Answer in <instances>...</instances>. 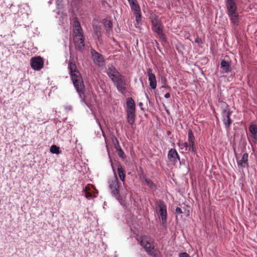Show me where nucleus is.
I'll return each instance as SVG.
<instances>
[{"instance_id": "nucleus-1", "label": "nucleus", "mask_w": 257, "mask_h": 257, "mask_svg": "<svg viewBox=\"0 0 257 257\" xmlns=\"http://www.w3.org/2000/svg\"><path fill=\"white\" fill-rule=\"evenodd\" d=\"M68 68L74 86L78 92L79 97L82 98L84 95L85 86L81 75L77 69L75 64L70 62Z\"/></svg>"}, {"instance_id": "nucleus-2", "label": "nucleus", "mask_w": 257, "mask_h": 257, "mask_svg": "<svg viewBox=\"0 0 257 257\" xmlns=\"http://www.w3.org/2000/svg\"><path fill=\"white\" fill-rule=\"evenodd\" d=\"M226 13L231 24L234 26L239 25V15L236 0H225Z\"/></svg>"}, {"instance_id": "nucleus-3", "label": "nucleus", "mask_w": 257, "mask_h": 257, "mask_svg": "<svg viewBox=\"0 0 257 257\" xmlns=\"http://www.w3.org/2000/svg\"><path fill=\"white\" fill-rule=\"evenodd\" d=\"M109 157L110 159V162L111 163L112 170L113 171L114 174L113 178H112L109 181V188L110 190V192L112 195L115 198H116V199L118 201L119 203L121 205H122L123 203L122 197H121L119 195V185L118 181V179L117 178L116 174L114 169L112 161L109 156Z\"/></svg>"}, {"instance_id": "nucleus-4", "label": "nucleus", "mask_w": 257, "mask_h": 257, "mask_svg": "<svg viewBox=\"0 0 257 257\" xmlns=\"http://www.w3.org/2000/svg\"><path fill=\"white\" fill-rule=\"evenodd\" d=\"M220 109L222 121L226 130H228L230 129L232 123L231 119L232 111L230 110L228 105L223 101L221 102Z\"/></svg>"}, {"instance_id": "nucleus-5", "label": "nucleus", "mask_w": 257, "mask_h": 257, "mask_svg": "<svg viewBox=\"0 0 257 257\" xmlns=\"http://www.w3.org/2000/svg\"><path fill=\"white\" fill-rule=\"evenodd\" d=\"M138 241L149 254H153L154 253V246L150 237L146 235L142 236L140 239H138Z\"/></svg>"}, {"instance_id": "nucleus-6", "label": "nucleus", "mask_w": 257, "mask_h": 257, "mask_svg": "<svg viewBox=\"0 0 257 257\" xmlns=\"http://www.w3.org/2000/svg\"><path fill=\"white\" fill-rule=\"evenodd\" d=\"M131 10L134 12L136 22L139 24L141 21V12L140 7L137 0H127Z\"/></svg>"}, {"instance_id": "nucleus-7", "label": "nucleus", "mask_w": 257, "mask_h": 257, "mask_svg": "<svg viewBox=\"0 0 257 257\" xmlns=\"http://www.w3.org/2000/svg\"><path fill=\"white\" fill-rule=\"evenodd\" d=\"M113 83L119 92L122 94H124L126 93V83L124 79V77L123 75L121 76L120 77L113 81Z\"/></svg>"}, {"instance_id": "nucleus-8", "label": "nucleus", "mask_w": 257, "mask_h": 257, "mask_svg": "<svg viewBox=\"0 0 257 257\" xmlns=\"http://www.w3.org/2000/svg\"><path fill=\"white\" fill-rule=\"evenodd\" d=\"M61 2H62L60 0H56V4L57 8L58 9L57 14L60 16L59 24L60 25H64L65 23H67L68 17L66 15H64L63 14V7L61 4Z\"/></svg>"}, {"instance_id": "nucleus-9", "label": "nucleus", "mask_w": 257, "mask_h": 257, "mask_svg": "<svg viewBox=\"0 0 257 257\" xmlns=\"http://www.w3.org/2000/svg\"><path fill=\"white\" fill-rule=\"evenodd\" d=\"M158 207L159 208V214L162 219V222L165 225L167 222V206L163 201L160 200L158 202Z\"/></svg>"}, {"instance_id": "nucleus-10", "label": "nucleus", "mask_w": 257, "mask_h": 257, "mask_svg": "<svg viewBox=\"0 0 257 257\" xmlns=\"http://www.w3.org/2000/svg\"><path fill=\"white\" fill-rule=\"evenodd\" d=\"M106 73L112 82L122 76L117 70L112 65L108 66V68L106 70Z\"/></svg>"}, {"instance_id": "nucleus-11", "label": "nucleus", "mask_w": 257, "mask_h": 257, "mask_svg": "<svg viewBox=\"0 0 257 257\" xmlns=\"http://www.w3.org/2000/svg\"><path fill=\"white\" fill-rule=\"evenodd\" d=\"M91 54L95 64L99 66H101L103 65L104 61L101 54L98 53L94 49H92L91 50Z\"/></svg>"}, {"instance_id": "nucleus-12", "label": "nucleus", "mask_w": 257, "mask_h": 257, "mask_svg": "<svg viewBox=\"0 0 257 257\" xmlns=\"http://www.w3.org/2000/svg\"><path fill=\"white\" fill-rule=\"evenodd\" d=\"M75 46L79 50H82L84 47V38L83 33L79 32L78 33L75 34V37L74 39Z\"/></svg>"}, {"instance_id": "nucleus-13", "label": "nucleus", "mask_w": 257, "mask_h": 257, "mask_svg": "<svg viewBox=\"0 0 257 257\" xmlns=\"http://www.w3.org/2000/svg\"><path fill=\"white\" fill-rule=\"evenodd\" d=\"M194 136L192 131L190 130L188 132V140L189 142L188 151L195 155L196 153Z\"/></svg>"}, {"instance_id": "nucleus-14", "label": "nucleus", "mask_w": 257, "mask_h": 257, "mask_svg": "<svg viewBox=\"0 0 257 257\" xmlns=\"http://www.w3.org/2000/svg\"><path fill=\"white\" fill-rule=\"evenodd\" d=\"M153 30L157 34L158 38L163 42L167 41L166 37L163 31L162 23L152 27Z\"/></svg>"}, {"instance_id": "nucleus-15", "label": "nucleus", "mask_w": 257, "mask_h": 257, "mask_svg": "<svg viewBox=\"0 0 257 257\" xmlns=\"http://www.w3.org/2000/svg\"><path fill=\"white\" fill-rule=\"evenodd\" d=\"M31 66L35 70L39 71L43 66V60L40 57H34L31 59Z\"/></svg>"}, {"instance_id": "nucleus-16", "label": "nucleus", "mask_w": 257, "mask_h": 257, "mask_svg": "<svg viewBox=\"0 0 257 257\" xmlns=\"http://www.w3.org/2000/svg\"><path fill=\"white\" fill-rule=\"evenodd\" d=\"M147 74L148 76V80L149 81V85L152 89H155L157 87V80L154 73H153V70L151 68H149L147 70Z\"/></svg>"}, {"instance_id": "nucleus-17", "label": "nucleus", "mask_w": 257, "mask_h": 257, "mask_svg": "<svg viewBox=\"0 0 257 257\" xmlns=\"http://www.w3.org/2000/svg\"><path fill=\"white\" fill-rule=\"evenodd\" d=\"M83 191L85 193V197L89 200L96 197L94 189L92 185H87L84 187Z\"/></svg>"}, {"instance_id": "nucleus-18", "label": "nucleus", "mask_w": 257, "mask_h": 257, "mask_svg": "<svg viewBox=\"0 0 257 257\" xmlns=\"http://www.w3.org/2000/svg\"><path fill=\"white\" fill-rule=\"evenodd\" d=\"M168 158L170 162L175 164L178 161L180 162V157L175 149H171L168 154Z\"/></svg>"}, {"instance_id": "nucleus-19", "label": "nucleus", "mask_w": 257, "mask_h": 257, "mask_svg": "<svg viewBox=\"0 0 257 257\" xmlns=\"http://www.w3.org/2000/svg\"><path fill=\"white\" fill-rule=\"evenodd\" d=\"M220 68L222 69V72L224 73L230 72L232 68L229 61L222 60L220 62Z\"/></svg>"}, {"instance_id": "nucleus-20", "label": "nucleus", "mask_w": 257, "mask_h": 257, "mask_svg": "<svg viewBox=\"0 0 257 257\" xmlns=\"http://www.w3.org/2000/svg\"><path fill=\"white\" fill-rule=\"evenodd\" d=\"M248 155L247 153H244L242 156L241 159L239 161H237V165L238 167L241 169H244L248 167Z\"/></svg>"}, {"instance_id": "nucleus-21", "label": "nucleus", "mask_w": 257, "mask_h": 257, "mask_svg": "<svg viewBox=\"0 0 257 257\" xmlns=\"http://www.w3.org/2000/svg\"><path fill=\"white\" fill-rule=\"evenodd\" d=\"M126 111L135 112L136 105L135 101L132 97H128L126 101Z\"/></svg>"}, {"instance_id": "nucleus-22", "label": "nucleus", "mask_w": 257, "mask_h": 257, "mask_svg": "<svg viewBox=\"0 0 257 257\" xmlns=\"http://www.w3.org/2000/svg\"><path fill=\"white\" fill-rule=\"evenodd\" d=\"M116 165L117 166V172L118 177L120 180L124 183L125 177L124 169L120 163H117Z\"/></svg>"}, {"instance_id": "nucleus-23", "label": "nucleus", "mask_w": 257, "mask_h": 257, "mask_svg": "<svg viewBox=\"0 0 257 257\" xmlns=\"http://www.w3.org/2000/svg\"><path fill=\"white\" fill-rule=\"evenodd\" d=\"M249 131L251 135V138L253 141L257 140V126L255 125L251 124L249 126Z\"/></svg>"}, {"instance_id": "nucleus-24", "label": "nucleus", "mask_w": 257, "mask_h": 257, "mask_svg": "<svg viewBox=\"0 0 257 257\" xmlns=\"http://www.w3.org/2000/svg\"><path fill=\"white\" fill-rule=\"evenodd\" d=\"M101 23L104 25L107 33H109L112 30V23L111 21L104 19L102 20Z\"/></svg>"}, {"instance_id": "nucleus-25", "label": "nucleus", "mask_w": 257, "mask_h": 257, "mask_svg": "<svg viewBox=\"0 0 257 257\" xmlns=\"http://www.w3.org/2000/svg\"><path fill=\"white\" fill-rule=\"evenodd\" d=\"M126 112L127 122L131 125L133 124L135 121V112H131L130 111Z\"/></svg>"}, {"instance_id": "nucleus-26", "label": "nucleus", "mask_w": 257, "mask_h": 257, "mask_svg": "<svg viewBox=\"0 0 257 257\" xmlns=\"http://www.w3.org/2000/svg\"><path fill=\"white\" fill-rule=\"evenodd\" d=\"M93 28L95 35L97 36L98 39L99 40L101 37V27L99 26L94 25Z\"/></svg>"}, {"instance_id": "nucleus-27", "label": "nucleus", "mask_w": 257, "mask_h": 257, "mask_svg": "<svg viewBox=\"0 0 257 257\" xmlns=\"http://www.w3.org/2000/svg\"><path fill=\"white\" fill-rule=\"evenodd\" d=\"M75 29L74 30L75 34L76 33H78V32L82 33V29L80 26V24L79 22L77 21V19H75L74 22Z\"/></svg>"}, {"instance_id": "nucleus-28", "label": "nucleus", "mask_w": 257, "mask_h": 257, "mask_svg": "<svg viewBox=\"0 0 257 257\" xmlns=\"http://www.w3.org/2000/svg\"><path fill=\"white\" fill-rule=\"evenodd\" d=\"M145 182L147 184V185L152 190H156V186L155 184L153 183V181H152L150 179H148L146 178Z\"/></svg>"}, {"instance_id": "nucleus-29", "label": "nucleus", "mask_w": 257, "mask_h": 257, "mask_svg": "<svg viewBox=\"0 0 257 257\" xmlns=\"http://www.w3.org/2000/svg\"><path fill=\"white\" fill-rule=\"evenodd\" d=\"M50 152L53 154H60L59 148L55 145H52L50 149Z\"/></svg>"}, {"instance_id": "nucleus-30", "label": "nucleus", "mask_w": 257, "mask_h": 257, "mask_svg": "<svg viewBox=\"0 0 257 257\" xmlns=\"http://www.w3.org/2000/svg\"><path fill=\"white\" fill-rule=\"evenodd\" d=\"M152 26L154 27L156 25H158L159 24H161V21L159 20L158 18L155 17L152 20Z\"/></svg>"}, {"instance_id": "nucleus-31", "label": "nucleus", "mask_w": 257, "mask_h": 257, "mask_svg": "<svg viewBox=\"0 0 257 257\" xmlns=\"http://www.w3.org/2000/svg\"><path fill=\"white\" fill-rule=\"evenodd\" d=\"M179 146L181 147V149H185V150L188 151V147H189V142H184L181 145H179Z\"/></svg>"}, {"instance_id": "nucleus-32", "label": "nucleus", "mask_w": 257, "mask_h": 257, "mask_svg": "<svg viewBox=\"0 0 257 257\" xmlns=\"http://www.w3.org/2000/svg\"><path fill=\"white\" fill-rule=\"evenodd\" d=\"M117 151L118 155L120 157L124 158L125 157V155L121 149L120 148L119 150H117Z\"/></svg>"}, {"instance_id": "nucleus-33", "label": "nucleus", "mask_w": 257, "mask_h": 257, "mask_svg": "<svg viewBox=\"0 0 257 257\" xmlns=\"http://www.w3.org/2000/svg\"><path fill=\"white\" fill-rule=\"evenodd\" d=\"M179 257H190L189 254L187 252L180 253L179 254Z\"/></svg>"}, {"instance_id": "nucleus-34", "label": "nucleus", "mask_w": 257, "mask_h": 257, "mask_svg": "<svg viewBox=\"0 0 257 257\" xmlns=\"http://www.w3.org/2000/svg\"><path fill=\"white\" fill-rule=\"evenodd\" d=\"M195 42L198 44H202L203 43V41L201 38L197 37L195 40Z\"/></svg>"}, {"instance_id": "nucleus-35", "label": "nucleus", "mask_w": 257, "mask_h": 257, "mask_svg": "<svg viewBox=\"0 0 257 257\" xmlns=\"http://www.w3.org/2000/svg\"><path fill=\"white\" fill-rule=\"evenodd\" d=\"M175 212L177 214H181L182 213V211L180 207H177L175 209Z\"/></svg>"}, {"instance_id": "nucleus-36", "label": "nucleus", "mask_w": 257, "mask_h": 257, "mask_svg": "<svg viewBox=\"0 0 257 257\" xmlns=\"http://www.w3.org/2000/svg\"><path fill=\"white\" fill-rule=\"evenodd\" d=\"M161 81H162V83H163L164 85H166V84H167V80H166L165 78L162 77Z\"/></svg>"}, {"instance_id": "nucleus-37", "label": "nucleus", "mask_w": 257, "mask_h": 257, "mask_svg": "<svg viewBox=\"0 0 257 257\" xmlns=\"http://www.w3.org/2000/svg\"><path fill=\"white\" fill-rule=\"evenodd\" d=\"M164 97L166 98H169L170 97V94L169 93H167L165 94Z\"/></svg>"}, {"instance_id": "nucleus-38", "label": "nucleus", "mask_w": 257, "mask_h": 257, "mask_svg": "<svg viewBox=\"0 0 257 257\" xmlns=\"http://www.w3.org/2000/svg\"><path fill=\"white\" fill-rule=\"evenodd\" d=\"M145 96H146V98H147L149 101H150L149 97V96H148V95L147 94V93H145Z\"/></svg>"}, {"instance_id": "nucleus-39", "label": "nucleus", "mask_w": 257, "mask_h": 257, "mask_svg": "<svg viewBox=\"0 0 257 257\" xmlns=\"http://www.w3.org/2000/svg\"><path fill=\"white\" fill-rule=\"evenodd\" d=\"M162 88H169V87L168 86H166V85L164 84V85L162 86Z\"/></svg>"}, {"instance_id": "nucleus-40", "label": "nucleus", "mask_w": 257, "mask_h": 257, "mask_svg": "<svg viewBox=\"0 0 257 257\" xmlns=\"http://www.w3.org/2000/svg\"><path fill=\"white\" fill-rule=\"evenodd\" d=\"M139 105L140 106H142L143 105V103L142 102H140L139 103Z\"/></svg>"}, {"instance_id": "nucleus-41", "label": "nucleus", "mask_w": 257, "mask_h": 257, "mask_svg": "<svg viewBox=\"0 0 257 257\" xmlns=\"http://www.w3.org/2000/svg\"><path fill=\"white\" fill-rule=\"evenodd\" d=\"M177 1H179L180 0H177Z\"/></svg>"}]
</instances>
